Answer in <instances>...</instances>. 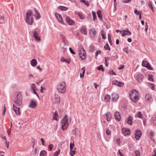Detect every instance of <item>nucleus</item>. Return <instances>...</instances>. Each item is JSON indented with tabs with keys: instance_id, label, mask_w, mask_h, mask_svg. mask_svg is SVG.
<instances>
[{
	"instance_id": "1",
	"label": "nucleus",
	"mask_w": 156,
	"mask_h": 156,
	"mask_svg": "<svg viewBox=\"0 0 156 156\" xmlns=\"http://www.w3.org/2000/svg\"><path fill=\"white\" fill-rule=\"evenodd\" d=\"M13 98L15 105L18 106H21L23 102V98L21 92H16L14 94Z\"/></svg>"
},
{
	"instance_id": "2",
	"label": "nucleus",
	"mask_w": 156,
	"mask_h": 156,
	"mask_svg": "<svg viewBox=\"0 0 156 156\" xmlns=\"http://www.w3.org/2000/svg\"><path fill=\"white\" fill-rule=\"evenodd\" d=\"M131 100L133 102H136L139 100V95L138 92L136 90H133L129 94Z\"/></svg>"
},
{
	"instance_id": "3",
	"label": "nucleus",
	"mask_w": 156,
	"mask_h": 156,
	"mask_svg": "<svg viewBox=\"0 0 156 156\" xmlns=\"http://www.w3.org/2000/svg\"><path fill=\"white\" fill-rule=\"evenodd\" d=\"M32 12L30 10H28L26 13L25 20L26 22L29 25H31L33 20V17L32 15Z\"/></svg>"
},
{
	"instance_id": "4",
	"label": "nucleus",
	"mask_w": 156,
	"mask_h": 156,
	"mask_svg": "<svg viewBox=\"0 0 156 156\" xmlns=\"http://www.w3.org/2000/svg\"><path fill=\"white\" fill-rule=\"evenodd\" d=\"M57 88L58 90L60 92L64 93L66 92V85L64 82H62L58 85Z\"/></svg>"
},
{
	"instance_id": "5",
	"label": "nucleus",
	"mask_w": 156,
	"mask_h": 156,
	"mask_svg": "<svg viewBox=\"0 0 156 156\" xmlns=\"http://www.w3.org/2000/svg\"><path fill=\"white\" fill-rule=\"evenodd\" d=\"M67 117V115H66L62 121V128L64 131L66 129L68 126Z\"/></svg>"
},
{
	"instance_id": "6",
	"label": "nucleus",
	"mask_w": 156,
	"mask_h": 156,
	"mask_svg": "<svg viewBox=\"0 0 156 156\" xmlns=\"http://www.w3.org/2000/svg\"><path fill=\"white\" fill-rule=\"evenodd\" d=\"M79 55L82 60H84L86 58V53L84 49L82 48L80 50Z\"/></svg>"
},
{
	"instance_id": "7",
	"label": "nucleus",
	"mask_w": 156,
	"mask_h": 156,
	"mask_svg": "<svg viewBox=\"0 0 156 156\" xmlns=\"http://www.w3.org/2000/svg\"><path fill=\"white\" fill-rule=\"evenodd\" d=\"M142 66L144 67L147 68L149 70H152L153 69L150 63L147 61L145 60L142 61Z\"/></svg>"
},
{
	"instance_id": "8",
	"label": "nucleus",
	"mask_w": 156,
	"mask_h": 156,
	"mask_svg": "<svg viewBox=\"0 0 156 156\" xmlns=\"http://www.w3.org/2000/svg\"><path fill=\"white\" fill-rule=\"evenodd\" d=\"M18 106L16 105L13 104V109L15 112L16 115H18L20 114V108L17 107Z\"/></svg>"
},
{
	"instance_id": "9",
	"label": "nucleus",
	"mask_w": 156,
	"mask_h": 156,
	"mask_svg": "<svg viewBox=\"0 0 156 156\" xmlns=\"http://www.w3.org/2000/svg\"><path fill=\"white\" fill-rule=\"evenodd\" d=\"M55 15L58 21L62 24H64V22L62 20V16L58 13H55Z\"/></svg>"
},
{
	"instance_id": "10",
	"label": "nucleus",
	"mask_w": 156,
	"mask_h": 156,
	"mask_svg": "<svg viewBox=\"0 0 156 156\" xmlns=\"http://www.w3.org/2000/svg\"><path fill=\"white\" fill-rule=\"evenodd\" d=\"M66 22L68 24L70 25H73L74 24V22L68 16H66Z\"/></svg>"
},
{
	"instance_id": "11",
	"label": "nucleus",
	"mask_w": 156,
	"mask_h": 156,
	"mask_svg": "<svg viewBox=\"0 0 156 156\" xmlns=\"http://www.w3.org/2000/svg\"><path fill=\"white\" fill-rule=\"evenodd\" d=\"M112 83L113 84L119 87H122L124 85V83L119 82L116 80L113 81Z\"/></svg>"
},
{
	"instance_id": "12",
	"label": "nucleus",
	"mask_w": 156,
	"mask_h": 156,
	"mask_svg": "<svg viewBox=\"0 0 156 156\" xmlns=\"http://www.w3.org/2000/svg\"><path fill=\"white\" fill-rule=\"evenodd\" d=\"M122 133L125 136L128 135L130 134V130L126 128H123L122 129Z\"/></svg>"
},
{
	"instance_id": "13",
	"label": "nucleus",
	"mask_w": 156,
	"mask_h": 156,
	"mask_svg": "<svg viewBox=\"0 0 156 156\" xmlns=\"http://www.w3.org/2000/svg\"><path fill=\"white\" fill-rule=\"evenodd\" d=\"M33 36L37 41H39L40 40V37L38 36V34L36 30L34 31Z\"/></svg>"
},
{
	"instance_id": "14",
	"label": "nucleus",
	"mask_w": 156,
	"mask_h": 156,
	"mask_svg": "<svg viewBox=\"0 0 156 156\" xmlns=\"http://www.w3.org/2000/svg\"><path fill=\"white\" fill-rule=\"evenodd\" d=\"M97 33V32L95 29L94 28L90 29L89 30V34L90 36L92 37H94Z\"/></svg>"
},
{
	"instance_id": "15",
	"label": "nucleus",
	"mask_w": 156,
	"mask_h": 156,
	"mask_svg": "<svg viewBox=\"0 0 156 156\" xmlns=\"http://www.w3.org/2000/svg\"><path fill=\"white\" fill-rule=\"evenodd\" d=\"M37 105L36 102L33 100H31L29 105V107L31 108H34L37 106Z\"/></svg>"
},
{
	"instance_id": "16",
	"label": "nucleus",
	"mask_w": 156,
	"mask_h": 156,
	"mask_svg": "<svg viewBox=\"0 0 156 156\" xmlns=\"http://www.w3.org/2000/svg\"><path fill=\"white\" fill-rule=\"evenodd\" d=\"M119 95L115 93H113L112 94V100L113 101H116L119 98Z\"/></svg>"
},
{
	"instance_id": "17",
	"label": "nucleus",
	"mask_w": 156,
	"mask_h": 156,
	"mask_svg": "<svg viewBox=\"0 0 156 156\" xmlns=\"http://www.w3.org/2000/svg\"><path fill=\"white\" fill-rule=\"evenodd\" d=\"M141 131H137L135 133V138L136 139H139L141 136Z\"/></svg>"
},
{
	"instance_id": "18",
	"label": "nucleus",
	"mask_w": 156,
	"mask_h": 156,
	"mask_svg": "<svg viewBox=\"0 0 156 156\" xmlns=\"http://www.w3.org/2000/svg\"><path fill=\"white\" fill-rule=\"evenodd\" d=\"M115 119L118 121L120 120L121 119L120 114L119 112H117L115 114Z\"/></svg>"
},
{
	"instance_id": "19",
	"label": "nucleus",
	"mask_w": 156,
	"mask_h": 156,
	"mask_svg": "<svg viewBox=\"0 0 156 156\" xmlns=\"http://www.w3.org/2000/svg\"><path fill=\"white\" fill-rule=\"evenodd\" d=\"M30 63L32 66L35 67L37 64V61L34 58L30 61Z\"/></svg>"
},
{
	"instance_id": "20",
	"label": "nucleus",
	"mask_w": 156,
	"mask_h": 156,
	"mask_svg": "<svg viewBox=\"0 0 156 156\" xmlns=\"http://www.w3.org/2000/svg\"><path fill=\"white\" fill-rule=\"evenodd\" d=\"M80 31L82 34L86 35L87 34V30L85 27H82L80 28Z\"/></svg>"
},
{
	"instance_id": "21",
	"label": "nucleus",
	"mask_w": 156,
	"mask_h": 156,
	"mask_svg": "<svg viewBox=\"0 0 156 156\" xmlns=\"http://www.w3.org/2000/svg\"><path fill=\"white\" fill-rule=\"evenodd\" d=\"M73 132L74 136H76L78 135L79 133H80V132L78 129L75 128L73 130Z\"/></svg>"
},
{
	"instance_id": "22",
	"label": "nucleus",
	"mask_w": 156,
	"mask_h": 156,
	"mask_svg": "<svg viewBox=\"0 0 156 156\" xmlns=\"http://www.w3.org/2000/svg\"><path fill=\"white\" fill-rule=\"evenodd\" d=\"M34 10L35 12L34 16L36 19L37 20L39 19L40 17V14L37 12L36 9H34Z\"/></svg>"
},
{
	"instance_id": "23",
	"label": "nucleus",
	"mask_w": 156,
	"mask_h": 156,
	"mask_svg": "<svg viewBox=\"0 0 156 156\" xmlns=\"http://www.w3.org/2000/svg\"><path fill=\"white\" fill-rule=\"evenodd\" d=\"M55 102L57 104H58L60 101V98L57 95H55Z\"/></svg>"
},
{
	"instance_id": "24",
	"label": "nucleus",
	"mask_w": 156,
	"mask_h": 156,
	"mask_svg": "<svg viewBox=\"0 0 156 156\" xmlns=\"http://www.w3.org/2000/svg\"><path fill=\"white\" fill-rule=\"evenodd\" d=\"M145 98L147 101L150 102L151 99V96L149 94H147L146 95Z\"/></svg>"
},
{
	"instance_id": "25",
	"label": "nucleus",
	"mask_w": 156,
	"mask_h": 156,
	"mask_svg": "<svg viewBox=\"0 0 156 156\" xmlns=\"http://www.w3.org/2000/svg\"><path fill=\"white\" fill-rule=\"evenodd\" d=\"M133 120L132 117L130 116L127 120V122L128 124L130 125H132V122Z\"/></svg>"
},
{
	"instance_id": "26",
	"label": "nucleus",
	"mask_w": 156,
	"mask_h": 156,
	"mask_svg": "<svg viewBox=\"0 0 156 156\" xmlns=\"http://www.w3.org/2000/svg\"><path fill=\"white\" fill-rule=\"evenodd\" d=\"M106 119L108 121L110 120L111 118L112 117V115L111 113L109 112H108L106 114Z\"/></svg>"
},
{
	"instance_id": "27",
	"label": "nucleus",
	"mask_w": 156,
	"mask_h": 156,
	"mask_svg": "<svg viewBox=\"0 0 156 156\" xmlns=\"http://www.w3.org/2000/svg\"><path fill=\"white\" fill-rule=\"evenodd\" d=\"M97 13L98 18L101 20H102L103 18L101 15V11L100 10H98Z\"/></svg>"
},
{
	"instance_id": "28",
	"label": "nucleus",
	"mask_w": 156,
	"mask_h": 156,
	"mask_svg": "<svg viewBox=\"0 0 156 156\" xmlns=\"http://www.w3.org/2000/svg\"><path fill=\"white\" fill-rule=\"evenodd\" d=\"M105 101L106 102H109L110 101L111 97L110 95H105L104 98Z\"/></svg>"
},
{
	"instance_id": "29",
	"label": "nucleus",
	"mask_w": 156,
	"mask_h": 156,
	"mask_svg": "<svg viewBox=\"0 0 156 156\" xmlns=\"http://www.w3.org/2000/svg\"><path fill=\"white\" fill-rule=\"evenodd\" d=\"M148 6L149 8L151 9L152 10V11L154 12V10L153 7L152 5V3L151 1H149L148 3Z\"/></svg>"
},
{
	"instance_id": "30",
	"label": "nucleus",
	"mask_w": 156,
	"mask_h": 156,
	"mask_svg": "<svg viewBox=\"0 0 156 156\" xmlns=\"http://www.w3.org/2000/svg\"><path fill=\"white\" fill-rule=\"evenodd\" d=\"M58 9H60L61 11H66L67 9V8L63 6H59L58 7Z\"/></svg>"
},
{
	"instance_id": "31",
	"label": "nucleus",
	"mask_w": 156,
	"mask_h": 156,
	"mask_svg": "<svg viewBox=\"0 0 156 156\" xmlns=\"http://www.w3.org/2000/svg\"><path fill=\"white\" fill-rule=\"evenodd\" d=\"M136 117H137L140 118H143V115L140 112H138L135 115Z\"/></svg>"
},
{
	"instance_id": "32",
	"label": "nucleus",
	"mask_w": 156,
	"mask_h": 156,
	"mask_svg": "<svg viewBox=\"0 0 156 156\" xmlns=\"http://www.w3.org/2000/svg\"><path fill=\"white\" fill-rule=\"evenodd\" d=\"M92 13L93 16V20L95 21L97 18L95 12L94 11H92Z\"/></svg>"
},
{
	"instance_id": "33",
	"label": "nucleus",
	"mask_w": 156,
	"mask_h": 156,
	"mask_svg": "<svg viewBox=\"0 0 156 156\" xmlns=\"http://www.w3.org/2000/svg\"><path fill=\"white\" fill-rule=\"evenodd\" d=\"M58 115V112H57L55 111V113H54L53 114V119L55 120L56 121H58V118H56V116Z\"/></svg>"
},
{
	"instance_id": "34",
	"label": "nucleus",
	"mask_w": 156,
	"mask_h": 156,
	"mask_svg": "<svg viewBox=\"0 0 156 156\" xmlns=\"http://www.w3.org/2000/svg\"><path fill=\"white\" fill-rule=\"evenodd\" d=\"M75 148L74 150H72L70 151V154L71 155V156H74V155L76 153V152L75 151Z\"/></svg>"
},
{
	"instance_id": "35",
	"label": "nucleus",
	"mask_w": 156,
	"mask_h": 156,
	"mask_svg": "<svg viewBox=\"0 0 156 156\" xmlns=\"http://www.w3.org/2000/svg\"><path fill=\"white\" fill-rule=\"evenodd\" d=\"M101 35L102 36V38L103 39H105L106 38L105 33L103 30H101Z\"/></svg>"
},
{
	"instance_id": "36",
	"label": "nucleus",
	"mask_w": 156,
	"mask_h": 156,
	"mask_svg": "<svg viewBox=\"0 0 156 156\" xmlns=\"http://www.w3.org/2000/svg\"><path fill=\"white\" fill-rule=\"evenodd\" d=\"M134 13L136 15H137V16L139 15L140 14H141V12L140 11H137V10L136 9H135V10H134Z\"/></svg>"
},
{
	"instance_id": "37",
	"label": "nucleus",
	"mask_w": 156,
	"mask_h": 156,
	"mask_svg": "<svg viewBox=\"0 0 156 156\" xmlns=\"http://www.w3.org/2000/svg\"><path fill=\"white\" fill-rule=\"evenodd\" d=\"M4 18V17L1 14L0 15V24H2L3 22Z\"/></svg>"
},
{
	"instance_id": "38",
	"label": "nucleus",
	"mask_w": 156,
	"mask_h": 156,
	"mask_svg": "<svg viewBox=\"0 0 156 156\" xmlns=\"http://www.w3.org/2000/svg\"><path fill=\"white\" fill-rule=\"evenodd\" d=\"M104 48L106 50H108L109 51H110V48L109 47V46L108 43H107L104 46Z\"/></svg>"
},
{
	"instance_id": "39",
	"label": "nucleus",
	"mask_w": 156,
	"mask_h": 156,
	"mask_svg": "<svg viewBox=\"0 0 156 156\" xmlns=\"http://www.w3.org/2000/svg\"><path fill=\"white\" fill-rule=\"evenodd\" d=\"M81 70L83 71V74H80V76L81 78H82L84 76V74L85 73V68H83L81 69Z\"/></svg>"
},
{
	"instance_id": "40",
	"label": "nucleus",
	"mask_w": 156,
	"mask_h": 156,
	"mask_svg": "<svg viewBox=\"0 0 156 156\" xmlns=\"http://www.w3.org/2000/svg\"><path fill=\"white\" fill-rule=\"evenodd\" d=\"M15 20L16 22H19L20 20V18L19 16V15H17L16 16L15 18Z\"/></svg>"
},
{
	"instance_id": "41",
	"label": "nucleus",
	"mask_w": 156,
	"mask_h": 156,
	"mask_svg": "<svg viewBox=\"0 0 156 156\" xmlns=\"http://www.w3.org/2000/svg\"><path fill=\"white\" fill-rule=\"evenodd\" d=\"M81 1L82 2L84 3L87 6H89V3L87 1H86L85 0H81Z\"/></svg>"
},
{
	"instance_id": "42",
	"label": "nucleus",
	"mask_w": 156,
	"mask_h": 156,
	"mask_svg": "<svg viewBox=\"0 0 156 156\" xmlns=\"http://www.w3.org/2000/svg\"><path fill=\"white\" fill-rule=\"evenodd\" d=\"M46 153V152L44 151H41L40 153V156H44Z\"/></svg>"
},
{
	"instance_id": "43",
	"label": "nucleus",
	"mask_w": 156,
	"mask_h": 156,
	"mask_svg": "<svg viewBox=\"0 0 156 156\" xmlns=\"http://www.w3.org/2000/svg\"><path fill=\"white\" fill-rule=\"evenodd\" d=\"M98 69L99 70H102L103 71L104 70V69L103 68V66L102 65H101L99 66L98 68Z\"/></svg>"
},
{
	"instance_id": "44",
	"label": "nucleus",
	"mask_w": 156,
	"mask_h": 156,
	"mask_svg": "<svg viewBox=\"0 0 156 156\" xmlns=\"http://www.w3.org/2000/svg\"><path fill=\"white\" fill-rule=\"evenodd\" d=\"M32 90V92L34 94H36V95H37V96L38 98V99L39 100L40 99V98H39V97L38 95V94H37V92L36 91V90H35V89H34L33 90Z\"/></svg>"
},
{
	"instance_id": "45",
	"label": "nucleus",
	"mask_w": 156,
	"mask_h": 156,
	"mask_svg": "<svg viewBox=\"0 0 156 156\" xmlns=\"http://www.w3.org/2000/svg\"><path fill=\"white\" fill-rule=\"evenodd\" d=\"M74 146V143L72 144L71 143H70V151L72 150L73 149Z\"/></svg>"
},
{
	"instance_id": "46",
	"label": "nucleus",
	"mask_w": 156,
	"mask_h": 156,
	"mask_svg": "<svg viewBox=\"0 0 156 156\" xmlns=\"http://www.w3.org/2000/svg\"><path fill=\"white\" fill-rule=\"evenodd\" d=\"M141 74L136 73L134 77L135 78H140L141 77Z\"/></svg>"
},
{
	"instance_id": "47",
	"label": "nucleus",
	"mask_w": 156,
	"mask_h": 156,
	"mask_svg": "<svg viewBox=\"0 0 156 156\" xmlns=\"http://www.w3.org/2000/svg\"><path fill=\"white\" fill-rule=\"evenodd\" d=\"M60 152V149H58L57 151H56L54 155L55 156H58V155L59 154Z\"/></svg>"
},
{
	"instance_id": "48",
	"label": "nucleus",
	"mask_w": 156,
	"mask_h": 156,
	"mask_svg": "<svg viewBox=\"0 0 156 156\" xmlns=\"http://www.w3.org/2000/svg\"><path fill=\"white\" fill-rule=\"evenodd\" d=\"M78 16L80 18V19H83L84 18V17L83 15L81 13H80L78 15Z\"/></svg>"
},
{
	"instance_id": "49",
	"label": "nucleus",
	"mask_w": 156,
	"mask_h": 156,
	"mask_svg": "<svg viewBox=\"0 0 156 156\" xmlns=\"http://www.w3.org/2000/svg\"><path fill=\"white\" fill-rule=\"evenodd\" d=\"M106 133L107 135H110L111 134V132L109 129H108L106 131Z\"/></svg>"
},
{
	"instance_id": "50",
	"label": "nucleus",
	"mask_w": 156,
	"mask_h": 156,
	"mask_svg": "<svg viewBox=\"0 0 156 156\" xmlns=\"http://www.w3.org/2000/svg\"><path fill=\"white\" fill-rule=\"evenodd\" d=\"M135 153L136 156H140V152L138 151H136Z\"/></svg>"
},
{
	"instance_id": "51",
	"label": "nucleus",
	"mask_w": 156,
	"mask_h": 156,
	"mask_svg": "<svg viewBox=\"0 0 156 156\" xmlns=\"http://www.w3.org/2000/svg\"><path fill=\"white\" fill-rule=\"evenodd\" d=\"M149 86L152 90H154V84H150Z\"/></svg>"
},
{
	"instance_id": "52",
	"label": "nucleus",
	"mask_w": 156,
	"mask_h": 156,
	"mask_svg": "<svg viewBox=\"0 0 156 156\" xmlns=\"http://www.w3.org/2000/svg\"><path fill=\"white\" fill-rule=\"evenodd\" d=\"M69 50L70 52L72 54H75L76 53L73 51L72 49L71 48H69Z\"/></svg>"
},
{
	"instance_id": "53",
	"label": "nucleus",
	"mask_w": 156,
	"mask_h": 156,
	"mask_svg": "<svg viewBox=\"0 0 156 156\" xmlns=\"http://www.w3.org/2000/svg\"><path fill=\"white\" fill-rule=\"evenodd\" d=\"M146 25L145 27V31L146 33L147 32V30H148V26L147 25V23L146 22Z\"/></svg>"
},
{
	"instance_id": "54",
	"label": "nucleus",
	"mask_w": 156,
	"mask_h": 156,
	"mask_svg": "<svg viewBox=\"0 0 156 156\" xmlns=\"http://www.w3.org/2000/svg\"><path fill=\"white\" fill-rule=\"evenodd\" d=\"M109 72H110V74H112V75H116V74H115V73L112 70H111Z\"/></svg>"
},
{
	"instance_id": "55",
	"label": "nucleus",
	"mask_w": 156,
	"mask_h": 156,
	"mask_svg": "<svg viewBox=\"0 0 156 156\" xmlns=\"http://www.w3.org/2000/svg\"><path fill=\"white\" fill-rule=\"evenodd\" d=\"M108 41L111 40V35L110 34H108Z\"/></svg>"
},
{
	"instance_id": "56",
	"label": "nucleus",
	"mask_w": 156,
	"mask_h": 156,
	"mask_svg": "<svg viewBox=\"0 0 156 156\" xmlns=\"http://www.w3.org/2000/svg\"><path fill=\"white\" fill-rule=\"evenodd\" d=\"M101 52V51L100 50H98V51H97L96 52H95V56L96 57H97L98 55V53H100Z\"/></svg>"
},
{
	"instance_id": "57",
	"label": "nucleus",
	"mask_w": 156,
	"mask_h": 156,
	"mask_svg": "<svg viewBox=\"0 0 156 156\" xmlns=\"http://www.w3.org/2000/svg\"><path fill=\"white\" fill-rule=\"evenodd\" d=\"M153 122L154 125H156V117L153 119Z\"/></svg>"
},
{
	"instance_id": "58",
	"label": "nucleus",
	"mask_w": 156,
	"mask_h": 156,
	"mask_svg": "<svg viewBox=\"0 0 156 156\" xmlns=\"http://www.w3.org/2000/svg\"><path fill=\"white\" fill-rule=\"evenodd\" d=\"M132 0H126L123 1V2L124 3H128L131 2Z\"/></svg>"
},
{
	"instance_id": "59",
	"label": "nucleus",
	"mask_w": 156,
	"mask_h": 156,
	"mask_svg": "<svg viewBox=\"0 0 156 156\" xmlns=\"http://www.w3.org/2000/svg\"><path fill=\"white\" fill-rule=\"evenodd\" d=\"M60 60L61 62H65V61H66V59H65L63 57H62L61 58Z\"/></svg>"
},
{
	"instance_id": "60",
	"label": "nucleus",
	"mask_w": 156,
	"mask_h": 156,
	"mask_svg": "<svg viewBox=\"0 0 156 156\" xmlns=\"http://www.w3.org/2000/svg\"><path fill=\"white\" fill-rule=\"evenodd\" d=\"M9 142H7V140H6V141H5V145L6 146V147L7 148H8V147H9Z\"/></svg>"
},
{
	"instance_id": "61",
	"label": "nucleus",
	"mask_w": 156,
	"mask_h": 156,
	"mask_svg": "<svg viewBox=\"0 0 156 156\" xmlns=\"http://www.w3.org/2000/svg\"><path fill=\"white\" fill-rule=\"evenodd\" d=\"M53 145L52 144H51L50 145H49V149H50V150H51L52 149V148L53 147Z\"/></svg>"
},
{
	"instance_id": "62",
	"label": "nucleus",
	"mask_w": 156,
	"mask_h": 156,
	"mask_svg": "<svg viewBox=\"0 0 156 156\" xmlns=\"http://www.w3.org/2000/svg\"><path fill=\"white\" fill-rule=\"evenodd\" d=\"M35 85L34 84H33L31 86V90H33L34 89H35Z\"/></svg>"
},
{
	"instance_id": "63",
	"label": "nucleus",
	"mask_w": 156,
	"mask_h": 156,
	"mask_svg": "<svg viewBox=\"0 0 156 156\" xmlns=\"http://www.w3.org/2000/svg\"><path fill=\"white\" fill-rule=\"evenodd\" d=\"M128 35V34L127 33H125V32L122 33V37H124L126 35Z\"/></svg>"
},
{
	"instance_id": "64",
	"label": "nucleus",
	"mask_w": 156,
	"mask_h": 156,
	"mask_svg": "<svg viewBox=\"0 0 156 156\" xmlns=\"http://www.w3.org/2000/svg\"><path fill=\"white\" fill-rule=\"evenodd\" d=\"M123 51L124 52H125L126 53H128L127 49L126 48H125L123 49Z\"/></svg>"
}]
</instances>
